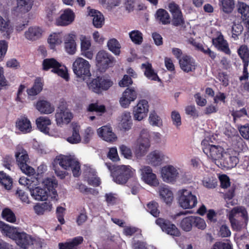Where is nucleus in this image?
I'll return each mask as SVG.
<instances>
[{"instance_id":"nucleus-1","label":"nucleus","mask_w":249,"mask_h":249,"mask_svg":"<svg viewBox=\"0 0 249 249\" xmlns=\"http://www.w3.org/2000/svg\"><path fill=\"white\" fill-rule=\"evenodd\" d=\"M39 184L34 185L30 190L31 196L36 200H45L49 195L55 198L57 195L55 188L57 185V182L54 178H44L41 179L39 177Z\"/></svg>"},{"instance_id":"nucleus-2","label":"nucleus","mask_w":249,"mask_h":249,"mask_svg":"<svg viewBox=\"0 0 249 249\" xmlns=\"http://www.w3.org/2000/svg\"><path fill=\"white\" fill-rule=\"evenodd\" d=\"M151 137L156 142H160L161 135L159 132H153L150 135L147 129L141 130L140 136L137 141V145L135 154L139 158L145 155L150 146L149 138Z\"/></svg>"},{"instance_id":"nucleus-3","label":"nucleus","mask_w":249,"mask_h":249,"mask_svg":"<svg viewBox=\"0 0 249 249\" xmlns=\"http://www.w3.org/2000/svg\"><path fill=\"white\" fill-rule=\"evenodd\" d=\"M54 163L65 170L71 171L74 177H78L80 175V164L74 155H58L54 160Z\"/></svg>"},{"instance_id":"nucleus-4","label":"nucleus","mask_w":249,"mask_h":249,"mask_svg":"<svg viewBox=\"0 0 249 249\" xmlns=\"http://www.w3.org/2000/svg\"><path fill=\"white\" fill-rule=\"evenodd\" d=\"M233 230L240 231L245 226L249 220L246 209L242 206L233 208L228 214Z\"/></svg>"},{"instance_id":"nucleus-5","label":"nucleus","mask_w":249,"mask_h":249,"mask_svg":"<svg viewBox=\"0 0 249 249\" xmlns=\"http://www.w3.org/2000/svg\"><path fill=\"white\" fill-rule=\"evenodd\" d=\"M210 138H206L202 141L201 144L204 153L218 166L226 152L222 146L213 144Z\"/></svg>"},{"instance_id":"nucleus-6","label":"nucleus","mask_w":249,"mask_h":249,"mask_svg":"<svg viewBox=\"0 0 249 249\" xmlns=\"http://www.w3.org/2000/svg\"><path fill=\"white\" fill-rule=\"evenodd\" d=\"M177 200L178 205L183 209H191L197 204L196 196L190 189L183 188L178 191Z\"/></svg>"},{"instance_id":"nucleus-7","label":"nucleus","mask_w":249,"mask_h":249,"mask_svg":"<svg viewBox=\"0 0 249 249\" xmlns=\"http://www.w3.org/2000/svg\"><path fill=\"white\" fill-rule=\"evenodd\" d=\"M91 65L89 62L85 58L76 57L72 63V69L74 74L77 77L85 80L87 78L91 76Z\"/></svg>"},{"instance_id":"nucleus-8","label":"nucleus","mask_w":249,"mask_h":249,"mask_svg":"<svg viewBox=\"0 0 249 249\" xmlns=\"http://www.w3.org/2000/svg\"><path fill=\"white\" fill-rule=\"evenodd\" d=\"M42 68L45 71L51 69L52 72L56 73L66 81L69 79L67 68L53 58L44 59L42 63Z\"/></svg>"},{"instance_id":"nucleus-9","label":"nucleus","mask_w":249,"mask_h":249,"mask_svg":"<svg viewBox=\"0 0 249 249\" xmlns=\"http://www.w3.org/2000/svg\"><path fill=\"white\" fill-rule=\"evenodd\" d=\"M183 173V170L180 168L171 164L163 166L160 171L162 180L168 183H175Z\"/></svg>"},{"instance_id":"nucleus-10","label":"nucleus","mask_w":249,"mask_h":249,"mask_svg":"<svg viewBox=\"0 0 249 249\" xmlns=\"http://www.w3.org/2000/svg\"><path fill=\"white\" fill-rule=\"evenodd\" d=\"M87 85L89 90L100 94L112 85V82L107 78L98 76L87 82Z\"/></svg>"},{"instance_id":"nucleus-11","label":"nucleus","mask_w":249,"mask_h":249,"mask_svg":"<svg viewBox=\"0 0 249 249\" xmlns=\"http://www.w3.org/2000/svg\"><path fill=\"white\" fill-rule=\"evenodd\" d=\"M135 173V170L129 165L117 166L115 167L113 174V180L117 184H124L130 178L134 176Z\"/></svg>"},{"instance_id":"nucleus-12","label":"nucleus","mask_w":249,"mask_h":249,"mask_svg":"<svg viewBox=\"0 0 249 249\" xmlns=\"http://www.w3.org/2000/svg\"><path fill=\"white\" fill-rule=\"evenodd\" d=\"M18 166L25 174L31 176L35 174V169L28 165L29 157L26 150L22 148L18 149L15 154Z\"/></svg>"},{"instance_id":"nucleus-13","label":"nucleus","mask_w":249,"mask_h":249,"mask_svg":"<svg viewBox=\"0 0 249 249\" xmlns=\"http://www.w3.org/2000/svg\"><path fill=\"white\" fill-rule=\"evenodd\" d=\"M142 181L151 187L159 186L160 182L157 176L153 172L152 168L148 165H142L139 170Z\"/></svg>"},{"instance_id":"nucleus-14","label":"nucleus","mask_w":249,"mask_h":249,"mask_svg":"<svg viewBox=\"0 0 249 249\" xmlns=\"http://www.w3.org/2000/svg\"><path fill=\"white\" fill-rule=\"evenodd\" d=\"M54 117L57 125L62 127L71 122L73 115L67 107L64 105H60L56 109Z\"/></svg>"},{"instance_id":"nucleus-15","label":"nucleus","mask_w":249,"mask_h":249,"mask_svg":"<svg viewBox=\"0 0 249 249\" xmlns=\"http://www.w3.org/2000/svg\"><path fill=\"white\" fill-rule=\"evenodd\" d=\"M113 57L104 50L99 51L96 55V65L101 71H105L113 63Z\"/></svg>"},{"instance_id":"nucleus-16","label":"nucleus","mask_w":249,"mask_h":249,"mask_svg":"<svg viewBox=\"0 0 249 249\" xmlns=\"http://www.w3.org/2000/svg\"><path fill=\"white\" fill-rule=\"evenodd\" d=\"M75 14L73 11L67 8L60 12V16L55 20V23L57 26H66L71 24L75 20Z\"/></svg>"},{"instance_id":"nucleus-17","label":"nucleus","mask_w":249,"mask_h":249,"mask_svg":"<svg viewBox=\"0 0 249 249\" xmlns=\"http://www.w3.org/2000/svg\"><path fill=\"white\" fill-rule=\"evenodd\" d=\"M148 111V102L145 100H141L133 108V118L135 120L141 121L147 117Z\"/></svg>"},{"instance_id":"nucleus-18","label":"nucleus","mask_w":249,"mask_h":249,"mask_svg":"<svg viewBox=\"0 0 249 249\" xmlns=\"http://www.w3.org/2000/svg\"><path fill=\"white\" fill-rule=\"evenodd\" d=\"M81 54L89 60L93 59L94 51L91 48V41L89 37L85 35L79 36Z\"/></svg>"},{"instance_id":"nucleus-19","label":"nucleus","mask_w":249,"mask_h":249,"mask_svg":"<svg viewBox=\"0 0 249 249\" xmlns=\"http://www.w3.org/2000/svg\"><path fill=\"white\" fill-rule=\"evenodd\" d=\"M96 133L99 138L108 143H113L117 141L118 137L110 125H106L98 128Z\"/></svg>"},{"instance_id":"nucleus-20","label":"nucleus","mask_w":249,"mask_h":249,"mask_svg":"<svg viewBox=\"0 0 249 249\" xmlns=\"http://www.w3.org/2000/svg\"><path fill=\"white\" fill-rule=\"evenodd\" d=\"M34 0H17L16 6H14L11 12L12 14L17 16H21L29 12L34 5Z\"/></svg>"},{"instance_id":"nucleus-21","label":"nucleus","mask_w":249,"mask_h":249,"mask_svg":"<svg viewBox=\"0 0 249 249\" xmlns=\"http://www.w3.org/2000/svg\"><path fill=\"white\" fill-rule=\"evenodd\" d=\"M137 97V93L134 88H127L122 93L119 99L120 106L124 108H128L131 103Z\"/></svg>"},{"instance_id":"nucleus-22","label":"nucleus","mask_w":249,"mask_h":249,"mask_svg":"<svg viewBox=\"0 0 249 249\" xmlns=\"http://www.w3.org/2000/svg\"><path fill=\"white\" fill-rule=\"evenodd\" d=\"M15 127L17 130L22 134L29 133L33 131L32 123L25 115H21L17 119Z\"/></svg>"},{"instance_id":"nucleus-23","label":"nucleus","mask_w":249,"mask_h":249,"mask_svg":"<svg viewBox=\"0 0 249 249\" xmlns=\"http://www.w3.org/2000/svg\"><path fill=\"white\" fill-rule=\"evenodd\" d=\"M156 223L160 227L163 231L167 234L174 236H179V231L174 224L171 223L170 222L159 218L156 220Z\"/></svg>"},{"instance_id":"nucleus-24","label":"nucleus","mask_w":249,"mask_h":249,"mask_svg":"<svg viewBox=\"0 0 249 249\" xmlns=\"http://www.w3.org/2000/svg\"><path fill=\"white\" fill-rule=\"evenodd\" d=\"M36 123L38 129L43 133L54 137L58 136L57 132L53 133L50 131L49 126L51 124L52 122L49 117L47 116L39 117L36 119Z\"/></svg>"},{"instance_id":"nucleus-25","label":"nucleus","mask_w":249,"mask_h":249,"mask_svg":"<svg viewBox=\"0 0 249 249\" xmlns=\"http://www.w3.org/2000/svg\"><path fill=\"white\" fill-rule=\"evenodd\" d=\"M77 47L75 35L72 33L66 35L64 46L65 52L69 55H74L77 52Z\"/></svg>"},{"instance_id":"nucleus-26","label":"nucleus","mask_w":249,"mask_h":249,"mask_svg":"<svg viewBox=\"0 0 249 249\" xmlns=\"http://www.w3.org/2000/svg\"><path fill=\"white\" fill-rule=\"evenodd\" d=\"M43 33L42 28L38 26H32L24 32V37L27 40L33 42L40 38Z\"/></svg>"},{"instance_id":"nucleus-27","label":"nucleus","mask_w":249,"mask_h":249,"mask_svg":"<svg viewBox=\"0 0 249 249\" xmlns=\"http://www.w3.org/2000/svg\"><path fill=\"white\" fill-rule=\"evenodd\" d=\"M179 63L181 70L186 72L195 71L196 66L195 60L187 55H183L179 59Z\"/></svg>"},{"instance_id":"nucleus-28","label":"nucleus","mask_w":249,"mask_h":249,"mask_svg":"<svg viewBox=\"0 0 249 249\" xmlns=\"http://www.w3.org/2000/svg\"><path fill=\"white\" fill-rule=\"evenodd\" d=\"M0 231L3 235L14 241L20 231L18 228L10 226L2 221H0Z\"/></svg>"},{"instance_id":"nucleus-29","label":"nucleus","mask_w":249,"mask_h":249,"mask_svg":"<svg viewBox=\"0 0 249 249\" xmlns=\"http://www.w3.org/2000/svg\"><path fill=\"white\" fill-rule=\"evenodd\" d=\"M238 161V159L236 156H231L229 152H226L218 166L222 168H232L237 165Z\"/></svg>"},{"instance_id":"nucleus-30","label":"nucleus","mask_w":249,"mask_h":249,"mask_svg":"<svg viewBox=\"0 0 249 249\" xmlns=\"http://www.w3.org/2000/svg\"><path fill=\"white\" fill-rule=\"evenodd\" d=\"M164 154L159 150H154L150 152L146 156V160L147 163L153 166L160 164L164 159Z\"/></svg>"},{"instance_id":"nucleus-31","label":"nucleus","mask_w":249,"mask_h":249,"mask_svg":"<svg viewBox=\"0 0 249 249\" xmlns=\"http://www.w3.org/2000/svg\"><path fill=\"white\" fill-rule=\"evenodd\" d=\"M132 125V120L131 113L129 111H125L119 117V126L123 131L129 130Z\"/></svg>"},{"instance_id":"nucleus-32","label":"nucleus","mask_w":249,"mask_h":249,"mask_svg":"<svg viewBox=\"0 0 249 249\" xmlns=\"http://www.w3.org/2000/svg\"><path fill=\"white\" fill-rule=\"evenodd\" d=\"M158 193L162 201L167 205H170L174 199L173 193L171 189L166 185H162L159 188Z\"/></svg>"},{"instance_id":"nucleus-33","label":"nucleus","mask_w":249,"mask_h":249,"mask_svg":"<svg viewBox=\"0 0 249 249\" xmlns=\"http://www.w3.org/2000/svg\"><path fill=\"white\" fill-rule=\"evenodd\" d=\"M213 45L218 50L226 53L230 52L228 43L221 32H217L216 36L213 38Z\"/></svg>"},{"instance_id":"nucleus-34","label":"nucleus","mask_w":249,"mask_h":249,"mask_svg":"<svg viewBox=\"0 0 249 249\" xmlns=\"http://www.w3.org/2000/svg\"><path fill=\"white\" fill-rule=\"evenodd\" d=\"M36 108L41 113L43 114H50L55 110L54 106L49 101L46 100H39L35 105Z\"/></svg>"},{"instance_id":"nucleus-35","label":"nucleus","mask_w":249,"mask_h":249,"mask_svg":"<svg viewBox=\"0 0 249 249\" xmlns=\"http://www.w3.org/2000/svg\"><path fill=\"white\" fill-rule=\"evenodd\" d=\"M63 42V35L61 32H53L50 34L47 39V43L51 50H55L57 47Z\"/></svg>"},{"instance_id":"nucleus-36","label":"nucleus","mask_w":249,"mask_h":249,"mask_svg":"<svg viewBox=\"0 0 249 249\" xmlns=\"http://www.w3.org/2000/svg\"><path fill=\"white\" fill-rule=\"evenodd\" d=\"M33 238L30 235L19 231L15 241L18 246L26 249L29 245L33 244Z\"/></svg>"},{"instance_id":"nucleus-37","label":"nucleus","mask_w":249,"mask_h":249,"mask_svg":"<svg viewBox=\"0 0 249 249\" xmlns=\"http://www.w3.org/2000/svg\"><path fill=\"white\" fill-rule=\"evenodd\" d=\"M88 14L92 18L93 24L96 28L102 27L105 22V19L100 12L93 9L88 8Z\"/></svg>"},{"instance_id":"nucleus-38","label":"nucleus","mask_w":249,"mask_h":249,"mask_svg":"<svg viewBox=\"0 0 249 249\" xmlns=\"http://www.w3.org/2000/svg\"><path fill=\"white\" fill-rule=\"evenodd\" d=\"M80 126L76 123L72 124V133L67 138L68 142L71 144H77L81 142V137L79 131Z\"/></svg>"},{"instance_id":"nucleus-39","label":"nucleus","mask_w":249,"mask_h":249,"mask_svg":"<svg viewBox=\"0 0 249 249\" xmlns=\"http://www.w3.org/2000/svg\"><path fill=\"white\" fill-rule=\"evenodd\" d=\"M33 209L37 215H43L52 211L53 204L50 202L38 203L34 206Z\"/></svg>"},{"instance_id":"nucleus-40","label":"nucleus","mask_w":249,"mask_h":249,"mask_svg":"<svg viewBox=\"0 0 249 249\" xmlns=\"http://www.w3.org/2000/svg\"><path fill=\"white\" fill-rule=\"evenodd\" d=\"M142 69L143 70L145 76L149 80L160 81V79L152 68V65L146 62L142 65Z\"/></svg>"},{"instance_id":"nucleus-41","label":"nucleus","mask_w":249,"mask_h":249,"mask_svg":"<svg viewBox=\"0 0 249 249\" xmlns=\"http://www.w3.org/2000/svg\"><path fill=\"white\" fill-rule=\"evenodd\" d=\"M238 11L241 15L246 26L249 29V6L243 2L239 1Z\"/></svg>"},{"instance_id":"nucleus-42","label":"nucleus","mask_w":249,"mask_h":249,"mask_svg":"<svg viewBox=\"0 0 249 249\" xmlns=\"http://www.w3.org/2000/svg\"><path fill=\"white\" fill-rule=\"evenodd\" d=\"M13 31V28L9 19L0 16V32L9 36Z\"/></svg>"},{"instance_id":"nucleus-43","label":"nucleus","mask_w":249,"mask_h":249,"mask_svg":"<svg viewBox=\"0 0 249 249\" xmlns=\"http://www.w3.org/2000/svg\"><path fill=\"white\" fill-rule=\"evenodd\" d=\"M83 238L81 236L76 237L72 240H70L64 243H59L60 249H75L77 246L81 244Z\"/></svg>"},{"instance_id":"nucleus-44","label":"nucleus","mask_w":249,"mask_h":249,"mask_svg":"<svg viewBox=\"0 0 249 249\" xmlns=\"http://www.w3.org/2000/svg\"><path fill=\"white\" fill-rule=\"evenodd\" d=\"M43 84L44 81L42 78H36L33 87L27 90L28 95L35 96L40 93L42 90Z\"/></svg>"},{"instance_id":"nucleus-45","label":"nucleus","mask_w":249,"mask_h":249,"mask_svg":"<svg viewBox=\"0 0 249 249\" xmlns=\"http://www.w3.org/2000/svg\"><path fill=\"white\" fill-rule=\"evenodd\" d=\"M155 18L157 21L164 25L170 22V17L168 13L163 9H159L156 12Z\"/></svg>"},{"instance_id":"nucleus-46","label":"nucleus","mask_w":249,"mask_h":249,"mask_svg":"<svg viewBox=\"0 0 249 249\" xmlns=\"http://www.w3.org/2000/svg\"><path fill=\"white\" fill-rule=\"evenodd\" d=\"M108 49L115 55H119L121 53V45L114 38L109 39L107 42Z\"/></svg>"},{"instance_id":"nucleus-47","label":"nucleus","mask_w":249,"mask_h":249,"mask_svg":"<svg viewBox=\"0 0 249 249\" xmlns=\"http://www.w3.org/2000/svg\"><path fill=\"white\" fill-rule=\"evenodd\" d=\"M38 178L30 177V178L22 177L19 179V183L22 185L27 186L29 191L34 185H37L39 184V180Z\"/></svg>"},{"instance_id":"nucleus-48","label":"nucleus","mask_w":249,"mask_h":249,"mask_svg":"<svg viewBox=\"0 0 249 249\" xmlns=\"http://www.w3.org/2000/svg\"><path fill=\"white\" fill-rule=\"evenodd\" d=\"M243 26L239 21H234L231 26V37L234 41L237 40L239 38L243 31Z\"/></svg>"},{"instance_id":"nucleus-49","label":"nucleus","mask_w":249,"mask_h":249,"mask_svg":"<svg viewBox=\"0 0 249 249\" xmlns=\"http://www.w3.org/2000/svg\"><path fill=\"white\" fill-rule=\"evenodd\" d=\"M193 224V216H189L180 221L179 226L184 231H190L192 229Z\"/></svg>"},{"instance_id":"nucleus-50","label":"nucleus","mask_w":249,"mask_h":249,"mask_svg":"<svg viewBox=\"0 0 249 249\" xmlns=\"http://www.w3.org/2000/svg\"><path fill=\"white\" fill-rule=\"evenodd\" d=\"M221 9L225 13L231 12L234 8V0H219Z\"/></svg>"},{"instance_id":"nucleus-51","label":"nucleus","mask_w":249,"mask_h":249,"mask_svg":"<svg viewBox=\"0 0 249 249\" xmlns=\"http://www.w3.org/2000/svg\"><path fill=\"white\" fill-rule=\"evenodd\" d=\"M25 86L21 85L18 89L17 96L16 98V101L17 105L19 106H23V104L25 101L26 94L24 92Z\"/></svg>"},{"instance_id":"nucleus-52","label":"nucleus","mask_w":249,"mask_h":249,"mask_svg":"<svg viewBox=\"0 0 249 249\" xmlns=\"http://www.w3.org/2000/svg\"><path fill=\"white\" fill-rule=\"evenodd\" d=\"M0 182L7 190H10L12 186V179L3 172H0Z\"/></svg>"},{"instance_id":"nucleus-53","label":"nucleus","mask_w":249,"mask_h":249,"mask_svg":"<svg viewBox=\"0 0 249 249\" xmlns=\"http://www.w3.org/2000/svg\"><path fill=\"white\" fill-rule=\"evenodd\" d=\"M129 36L135 44L140 45L143 41L142 33L138 30H133L129 33Z\"/></svg>"},{"instance_id":"nucleus-54","label":"nucleus","mask_w":249,"mask_h":249,"mask_svg":"<svg viewBox=\"0 0 249 249\" xmlns=\"http://www.w3.org/2000/svg\"><path fill=\"white\" fill-rule=\"evenodd\" d=\"M203 185L208 188H215L217 185L216 179L212 175L205 176L202 180Z\"/></svg>"},{"instance_id":"nucleus-55","label":"nucleus","mask_w":249,"mask_h":249,"mask_svg":"<svg viewBox=\"0 0 249 249\" xmlns=\"http://www.w3.org/2000/svg\"><path fill=\"white\" fill-rule=\"evenodd\" d=\"M94 135V130L91 127H88L82 133L81 140L84 143H89Z\"/></svg>"},{"instance_id":"nucleus-56","label":"nucleus","mask_w":249,"mask_h":249,"mask_svg":"<svg viewBox=\"0 0 249 249\" xmlns=\"http://www.w3.org/2000/svg\"><path fill=\"white\" fill-rule=\"evenodd\" d=\"M148 120L150 124L152 126L160 127L162 125L161 118L155 111L150 112Z\"/></svg>"},{"instance_id":"nucleus-57","label":"nucleus","mask_w":249,"mask_h":249,"mask_svg":"<svg viewBox=\"0 0 249 249\" xmlns=\"http://www.w3.org/2000/svg\"><path fill=\"white\" fill-rule=\"evenodd\" d=\"M238 53L241 58L245 63L249 61V49L246 45H243L238 49Z\"/></svg>"},{"instance_id":"nucleus-58","label":"nucleus","mask_w":249,"mask_h":249,"mask_svg":"<svg viewBox=\"0 0 249 249\" xmlns=\"http://www.w3.org/2000/svg\"><path fill=\"white\" fill-rule=\"evenodd\" d=\"M2 216L3 219L11 223H14L16 218L15 214L9 208H5L2 212Z\"/></svg>"},{"instance_id":"nucleus-59","label":"nucleus","mask_w":249,"mask_h":249,"mask_svg":"<svg viewBox=\"0 0 249 249\" xmlns=\"http://www.w3.org/2000/svg\"><path fill=\"white\" fill-rule=\"evenodd\" d=\"M58 7L56 5L51 4L46 10V18L49 21H52L54 16L57 14Z\"/></svg>"},{"instance_id":"nucleus-60","label":"nucleus","mask_w":249,"mask_h":249,"mask_svg":"<svg viewBox=\"0 0 249 249\" xmlns=\"http://www.w3.org/2000/svg\"><path fill=\"white\" fill-rule=\"evenodd\" d=\"M90 170L91 171H89L90 173L88 175V182L91 185L98 186L101 183L100 180L99 178L97 177L94 170L90 169Z\"/></svg>"},{"instance_id":"nucleus-61","label":"nucleus","mask_w":249,"mask_h":249,"mask_svg":"<svg viewBox=\"0 0 249 249\" xmlns=\"http://www.w3.org/2000/svg\"><path fill=\"white\" fill-rule=\"evenodd\" d=\"M193 224L197 228L202 230H204L207 226L204 219L198 216H193Z\"/></svg>"},{"instance_id":"nucleus-62","label":"nucleus","mask_w":249,"mask_h":249,"mask_svg":"<svg viewBox=\"0 0 249 249\" xmlns=\"http://www.w3.org/2000/svg\"><path fill=\"white\" fill-rule=\"evenodd\" d=\"M158 203L152 201L147 204V210L152 215L155 217H157L160 213V212L158 209Z\"/></svg>"},{"instance_id":"nucleus-63","label":"nucleus","mask_w":249,"mask_h":249,"mask_svg":"<svg viewBox=\"0 0 249 249\" xmlns=\"http://www.w3.org/2000/svg\"><path fill=\"white\" fill-rule=\"evenodd\" d=\"M218 234L222 237H228L231 236V231L228 226L224 224L219 227Z\"/></svg>"},{"instance_id":"nucleus-64","label":"nucleus","mask_w":249,"mask_h":249,"mask_svg":"<svg viewBox=\"0 0 249 249\" xmlns=\"http://www.w3.org/2000/svg\"><path fill=\"white\" fill-rule=\"evenodd\" d=\"M211 249H232L231 244L229 240L215 243Z\"/></svg>"}]
</instances>
